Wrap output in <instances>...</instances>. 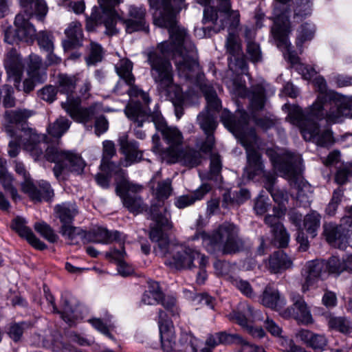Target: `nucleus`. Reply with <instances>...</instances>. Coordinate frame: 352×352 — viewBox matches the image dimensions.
<instances>
[{
	"mask_svg": "<svg viewBox=\"0 0 352 352\" xmlns=\"http://www.w3.org/2000/svg\"><path fill=\"white\" fill-rule=\"evenodd\" d=\"M148 1L151 7H156L153 13L154 24L168 28L170 34V42H163L146 53L151 76L157 90L175 105H180L184 96L180 87L173 83V67L168 57L173 54L179 76L192 80L199 72L197 50L186 30L177 25L170 0H162L159 6L157 0Z\"/></svg>",
	"mask_w": 352,
	"mask_h": 352,
	"instance_id": "obj_1",
	"label": "nucleus"
},
{
	"mask_svg": "<svg viewBox=\"0 0 352 352\" xmlns=\"http://www.w3.org/2000/svg\"><path fill=\"white\" fill-rule=\"evenodd\" d=\"M164 228H151L149 237L157 243L154 252L157 256L166 257L165 264L177 270L191 269L197 263L201 267L208 264V259L196 249L186 244L170 243L164 232Z\"/></svg>",
	"mask_w": 352,
	"mask_h": 352,
	"instance_id": "obj_2",
	"label": "nucleus"
},
{
	"mask_svg": "<svg viewBox=\"0 0 352 352\" xmlns=\"http://www.w3.org/2000/svg\"><path fill=\"white\" fill-rule=\"evenodd\" d=\"M188 241H201L203 247L211 254L220 252L223 254H234L244 250L245 243L239 236V230L233 223L225 222L212 235L197 230Z\"/></svg>",
	"mask_w": 352,
	"mask_h": 352,
	"instance_id": "obj_3",
	"label": "nucleus"
},
{
	"mask_svg": "<svg viewBox=\"0 0 352 352\" xmlns=\"http://www.w3.org/2000/svg\"><path fill=\"white\" fill-rule=\"evenodd\" d=\"M102 10V15L93 14L92 19L98 22H102L105 27V34L113 36L118 32L116 28L118 21H120L125 25L127 33L135 31L146 30L145 14L146 10L143 8L131 7L129 10V19L123 20L120 18L115 7L119 5L121 0H98Z\"/></svg>",
	"mask_w": 352,
	"mask_h": 352,
	"instance_id": "obj_4",
	"label": "nucleus"
},
{
	"mask_svg": "<svg viewBox=\"0 0 352 352\" xmlns=\"http://www.w3.org/2000/svg\"><path fill=\"white\" fill-rule=\"evenodd\" d=\"M26 148L30 151L35 160L43 156V151L45 148L44 157L55 164L53 172L57 179H60L63 175L69 172L82 173L85 166L84 160L79 155L63 150L57 146L45 147V143H38L28 145Z\"/></svg>",
	"mask_w": 352,
	"mask_h": 352,
	"instance_id": "obj_5",
	"label": "nucleus"
},
{
	"mask_svg": "<svg viewBox=\"0 0 352 352\" xmlns=\"http://www.w3.org/2000/svg\"><path fill=\"white\" fill-rule=\"evenodd\" d=\"M266 154L270 158L274 168L291 181V186L297 190V199L300 202H305V205L309 204L307 192L310 191V186L300 180V177L302 160L301 156L286 153L280 161V156L273 149H267Z\"/></svg>",
	"mask_w": 352,
	"mask_h": 352,
	"instance_id": "obj_6",
	"label": "nucleus"
},
{
	"mask_svg": "<svg viewBox=\"0 0 352 352\" xmlns=\"http://www.w3.org/2000/svg\"><path fill=\"white\" fill-rule=\"evenodd\" d=\"M200 88L205 96L206 107L197 118L198 124L206 135V139L199 146L200 150L205 153L212 151L214 145L213 133L217 126L216 116L221 107V103L214 88L208 84L201 83Z\"/></svg>",
	"mask_w": 352,
	"mask_h": 352,
	"instance_id": "obj_7",
	"label": "nucleus"
},
{
	"mask_svg": "<svg viewBox=\"0 0 352 352\" xmlns=\"http://www.w3.org/2000/svg\"><path fill=\"white\" fill-rule=\"evenodd\" d=\"M283 109L288 111V119L297 125L306 141H313L321 146H328L333 143L331 131L328 129H320L317 123L309 118H305L302 109L297 106L290 107L285 104Z\"/></svg>",
	"mask_w": 352,
	"mask_h": 352,
	"instance_id": "obj_8",
	"label": "nucleus"
},
{
	"mask_svg": "<svg viewBox=\"0 0 352 352\" xmlns=\"http://www.w3.org/2000/svg\"><path fill=\"white\" fill-rule=\"evenodd\" d=\"M240 15L237 10L231 9L229 0H218L217 10L212 7H206L204 10V23L212 22V30L217 33L226 28L229 32L235 30L239 25Z\"/></svg>",
	"mask_w": 352,
	"mask_h": 352,
	"instance_id": "obj_9",
	"label": "nucleus"
},
{
	"mask_svg": "<svg viewBox=\"0 0 352 352\" xmlns=\"http://www.w3.org/2000/svg\"><path fill=\"white\" fill-rule=\"evenodd\" d=\"M151 117L156 129L162 133L163 139L168 145L165 150H162L158 144L160 141L159 136L153 135L152 137L154 144L153 150L154 152L160 153L163 159L166 161L169 158L170 151H175L177 152L179 149L183 142L182 133L175 127L167 126L160 112L154 111Z\"/></svg>",
	"mask_w": 352,
	"mask_h": 352,
	"instance_id": "obj_10",
	"label": "nucleus"
},
{
	"mask_svg": "<svg viewBox=\"0 0 352 352\" xmlns=\"http://www.w3.org/2000/svg\"><path fill=\"white\" fill-rule=\"evenodd\" d=\"M324 107L323 102L311 109V116L318 118H325L329 123H337L342 121L343 118L352 116V97L337 95L328 102Z\"/></svg>",
	"mask_w": 352,
	"mask_h": 352,
	"instance_id": "obj_11",
	"label": "nucleus"
},
{
	"mask_svg": "<svg viewBox=\"0 0 352 352\" xmlns=\"http://www.w3.org/2000/svg\"><path fill=\"white\" fill-rule=\"evenodd\" d=\"M151 188L157 201V203H153L151 206V219L155 222V226L153 228L170 229V214L164 206V200L168 199L172 192L171 181L166 179L159 182L156 186L153 185Z\"/></svg>",
	"mask_w": 352,
	"mask_h": 352,
	"instance_id": "obj_12",
	"label": "nucleus"
},
{
	"mask_svg": "<svg viewBox=\"0 0 352 352\" xmlns=\"http://www.w3.org/2000/svg\"><path fill=\"white\" fill-rule=\"evenodd\" d=\"M241 144L245 147L247 155V165L245 172L249 179H252L256 175H263L265 178L266 173L264 172L261 154L254 149L257 144V136L254 129H251L248 135L241 136Z\"/></svg>",
	"mask_w": 352,
	"mask_h": 352,
	"instance_id": "obj_13",
	"label": "nucleus"
},
{
	"mask_svg": "<svg viewBox=\"0 0 352 352\" xmlns=\"http://www.w3.org/2000/svg\"><path fill=\"white\" fill-rule=\"evenodd\" d=\"M278 10H276L277 16L275 20V24L272 28V34L276 42V45L283 52L284 56L292 65L298 64V57L296 54L292 50L291 43L288 41V34L290 32L289 22L287 16L281 18L278 14Z\"/></svg>",
	"mask_w": 352,
	"mask_h": 352,
	"instance_id": "obj_14",
	"label": "nucleus"
},
{
	"mask_svg": "<svg viewBox=\"0 0 352 352\" xmlns=\"http://www.w3.org/2000/svg\"><path fill=\"white\" fill-rule=\"evenodd\" d=\"M349 213V215L344 217L339 226L333 223L324 225V234L332 246L344 248L352 237V207Z\"/></svg>",
	"mask_w": 352,
	"mask_h": 352,
	"instance_id": "obj_15",
	"label": "nucleus"
},
{
	"mask_svg": "<svg viewBox=\"0 0 352 352\" xmlns=\"http://www.w3.org/2000/svg\"><path fill=\"white\" fill-rule=\"evenodd\" d=\"M61 106L74 120L84 124L103 111L102 104L98 102L89 107H81L78 98H68L66 101L61 103Z\"/></svg>",
	"mask_w": 352,
	"mask_h": 352,
	"instance_id": "obj_16",
	"label": "nucleus"
},
{
	"mask_svg": "<svg viewBox=\"0 0 352 352\" xmlns=\"http://www.w3.org/2000/svg\"><path fill=\"white\" fill-rule=\"evenodd\" d=\"M230 320L235 321L243 328H246L247 331L253 337L262 338L265 336V331L262 328L253 327L248 325V322L256 320H261L262 317L257 311H254V309L247 302H241L237 308V311H234L228 315Z\"/></svg>",
	"mask_w": 352,
	"mask_h": 352,
	"instance_id": "obj_17",
	"label": "nucleus"
},
{
	"mask_svg": "<svg viewBox=\"0 0 352 352\" xmlns=\"http://www.w3.org/2000/svg\"><path fill=\"white\" fill-rule=\"evenodd\" d=\"M14 25L16 29L8 28L5 30V42L14 44L18 41L30 42L34 40L36 36V30L23 14L20 13L16 16Z\"/></svg>",
	"mask_w": 352,
	"mask_h": 352,
	"instance_id": "obj_18",
	"label": "nucleus"
},
{
	"mask_svg": "<svg viewBox=\"0 0 352 352\" xmlns=\"http://www.w3.org/2000/svg\"><path fill=\"white\" fill-rule=\"evenodd\" d=\"M221 122L224 126L228 128L235 136L241 141V136L248 135L250 131L247 125L249 120L248 113L241 110L236 112L235 116L227 109H224L221 116Z\"/></svg>",
	"mask_w": 352,
	"mask_h": 352,
	"instance_id": "obj_19",
	"label": "nucleus"
},
{
	"mask_svg": "<svg viewBox=\"0 0 352 352\" xmlns=\"http://www.w3.org/2000/svg\"><path fill=\"white\" fill-rule=\"evenodd\" d=\"M158 325L162 349L165 352L178 351L179 344L176 341L174 326L162 310L158 313Z\"/></svg>",
	"mask_w": 352,
	"mask_h": 352,
	"instance_id": "obj_20",
	"label": "nucleus"
},
{
	"mask_svg": "<svg viewBox=\"0 0 352 352\" xmlns=\"http://www.w3.org/2000/svg\"><path fill=\"white\" fill-rule=\"evenodd\" d=\"M293 305L281 314L284 318H294L297 321L309 324L314 322L311 311L302 296L294 294L291 296Z\"/></svg>",
	"mask_w": 352,
	"mask_h": 352,
	"instance_id": "obj_21",
	"label": "nucleus"
},
{
	"mask_svg": "<svg viewBox=\"0 0 352 352\" xmlns=\"http://www.w3.org/2000/svg\"><path fill=\"white\" fill-rule=\"evenodd\" d=\"M126 116L137 125L134 129L135 135L137 138L143 140L146 137L144 131L141 129L143 122L151 119L152 122V113L148 114L146 109L142 107L140 102H130L125 109Z\"/></svg>",
	"mask_w": 352,
	"mask_h": 352,
	"instance_id": "obj_22",
	"label": "nucleus"
},
{
	"mask_svg": "<svg viewBox=\"0 0 352 352\" xmlns=\"http://www.w3.org/2000/svg\"><path fill=\"white\" fill-rule=\"evenodd\" d=\"M325 268L323 261L315 260L306 263L301 271V275L304 279L302 284V292L305 293L311 287L319 280Z\"/></svg>",
	"mask_w": 352,
	"mask_h": 352,
	"instance_id": "obj_23",
	"label": "nucleus"
},
{
	"mask_svg": "<svg viewBox=\"0 0 352 352\" xmlns=\"http://www.w3.org/2000/svg\"><path fill=\"white\" fill-rule=\"evenodd\" d=\"M284 214L282 208H274V214H268L265 217V222L272 228V232L274 236V242L277 243L278 246L285 247L289 241V234L279 222V217Z\"/></svg>",
	"mask_w": 352,
	"mask_h": 352,
	"instance_id": "obj_24",
	"label": "nucleus"
},
{
	"mask_svg": "<svg viewBox=\"0 0 352 352\" xmlns=\"http://www.w3.org/2000/svg\"><path fill=\"white\" fill-rule=\"evenodd\" d=\"M170 153V155L166 160L170 164L180 162L186 166L192 168L199 165L201 162V154L194 149L186 148L182 151L179 149L177 152L173 151Z\"/></svg>",
	"mask_w": 352,
	"mask_h": 352,
	"instance_id": "obj_25",
	"label": "nucleus"
},
{
	"mask_svg": "<svg viewBox=\"0 0 352 352\" xmlns=\"http://www.w3.org/2000/svg\"><path fill=\"white\" fill-rule=\"evenodd\" d=\"M5 65L9 78L13 79L14 87L20 90L19 85L23 69L21 58L16 52H11L7 56Z\"/></svg>",
	"mask_w": 352,
	"mask_h": 352,
	"instance_id": "obj_26",
	"label": "nucleus"
},
{
	"mask_svg": "<svg viewBox=\"0 0 352 352\" xmlns=\"http://www.w3.org/2000/svg\"><path fill=\"white\" fill-rule=\"evenodd\" d=\"M26 223L24 218L17 217L13 219L11 226L20 236L25 238L34 248L38 250H44L46 245L36 237L32 230L26 226Z\"/></svg>",
	"mask_w": 352,
	"mask_h": 352,
	"instance_id": "obj_27",
	"label": "nucleus"
},
{
	"mask_svg": "<svg viewBox=\"0 0 352 352\" xmlns=\"http://www.w3.org/2000/svg\"><path fill=\"white\" fill-rule=\"evenodd\" d=\"M296 337L316 352L324 351L327 345V340L324 335L314 333L307 329L300 330Z\"/></svg>",
	"mask_w": 352,
	"mask_h": 352,
	"instance_id": "obj_28",
	"label": "nucleus"
},
{
	"mask_svg": "<svg viewBox=\"0 0 352 352\" xmlns=\"http://www.w3.org/2000/svg\"><path fill=\"white\" fill-rule=\"evenodd\" d=\"M119 143L121 150L125 155V166L131 165L132 163L139 162L142 157V153L138 149L137 142L127 139V136L122 135L119 138Z\"/></svg>",
	"mask_w": 352,
	"mask_h": 352,
	"instance_id": "obj_29",
	"label": "nucleus"
},
{
	"mask_svg": "<svg viewBox=\"0 0 352 352\" xmlns=\"http://www.w3.org/2000/svg\"><path fill=\"white\" fill-rule=\"evenodd\" d=\"M33 115V111L25 109L6 111L4 116L6 122L5 125V130L7 134L10 137H14L15 135V130L12 126H11V124L25 122L27 119Z\"/></svg>",
	"mask_w": 352,
	"mask_h": 352,
	"instance_id": "obj_30",
	"label": "nucleus"
},
{
	"mask_svg": "<svg viewBox=\"0 0 352 352\" xmlns=\"http://www.w3.org/2000/svg\"><path fill=\"white\" fill-rule=\"evenodd\" d=\"M118 231H109L106 228L98 227L87 232V243L93 242L102 244H109L120 238Z\"/></svg>",
	"mask_w": 352,
	"mask_h": 352,
	"instance_id": "obj_31",
	"label": "nucleus"
},
{
	"mask_svg": "<svg viewBox=\"0 0 352 352\" xmlns=\"http://www.w3.org/2000/svg\"><path fill=\"white\" fill-rule=\"evenodd\" d=\"M67 39L63 41V46L65 50L80 45L82 39L81 24L78 21H72L65 30Z\"/></svg>",
	"mask_w": 352,
	"mask_h": 352,
	"instance_id": "obj_32",
	"label": "nucleus"
},
{
	"mask_svg": "<svg viewBox=\"0 0 352 352\" xmlns=\"http://www.w3.org/2000/svg\"><path fill=\"white\" fill-rule=\"evenodd\" d=\"M19 2L28 16H36L42 20L47 13L48 8L44 0H19Z\"/></svg>",
	"mask_w": 352,
	"mask_h": 352,
	"instance_id": "obj_33",
	"label": "nucleus"
},
{
	"mask_svg": "<svg viewBox=\"0 0 352 352\" xmlns=\"http://www.w3.org/2000/svg\"><path fill=\"white\" fill-rule=\"evenodd\" d=\"M80 80V75H68L67 74H59L56 77V85L60 93L66 94L67 99L74 98L72 96L76 82Z\"/></svg>",
	"mask_w": 352,
	"mask_h": 352,
	"instance_id": "obj_34",
	"label": "nucleus"
},
{
	"mask_svg": "<svg viewBox=\"0 0 352 352\" xmlns=\"http://www.w3.org/2000/svg\"><path fill=\"white\" fill-rule=\"evenodd\" d=\"M210 190V185L204 184L192 194L182 195L177 198L175 204L179 208H184L191 206L195 201L203 199Z\"/></svg>",
	"mask_w": 352,
	"mask_h": 352,
	"instance_id": "obj_35",
	"label": "nucleus"
},
{
	"mask_svg": "<svg viewBox=\"0 0 352 352\" xmlns=\"http://www.w3.org/2000/svg\"><path fill=\"white\" fill-rule=\"evenodd\" d=\"M60 232L71 245L78 244L80 241L87 243V232L79 227L65 225L61 226Z\"/></svg>",
	"mask_w": 352,
	"mask_h": 352,
	"instance_id": "obj_36",
	"label": "nucleus"
},
{
	"mask_svg": "<svg viewBox=\"0 0 352 352\" xmlns=\"http://www.w3.org/2000/svg\"><path fill=\"white\" fill-rule=\"evenodd\" d=\"M56 217L60 219L62 226L71 225L75 216L78 214V208L75 204L65 202L57 205L54 208Z\"/></svg>",
	"mask_w": 352,
	"mask_h": 352,
	"instance_id": "obj_37",
	"label": "nucleus"
},
{
	"mask_svg": "<svg viewBox=\"0 0 352 352\" xmlns=\"http://www.w3.org/2000/svg\"><path fill=\"white\" fill-rule=\"evenodd\" d=\"M44 292L45 293L47 300L52 306L53 312L60 314L63 320L69 325L74 324L77 317L74 314V309L73 308L72 305H70L69 302L67 300H64L63 311H59L55 305L54 296L51 294L47 293L45 289H44Z\"/></svg>",
	"mask_w": 352,
	"mask_h": 352,
	"instance_id": "obj_38",
	"label": "nucleus"
},
{
	"mask_svg": "<svg viewBox=\"0 0 352 352\" xmlns=\"http://www.w3.org/2000/svg\"><path fill=\"white\" fill-rule=\"evenodd\" d=\"M41 66V58L38 56L36 54L30 55L28 63V74L29 77L34 78L38 82H43L47 78L46 73Z\"/></svg>",
	"mask_w": 352,
	"mask_h": 352,
	"instance_id": "obj_39",
	"label": "nucleus"
},
{
	"mask_svg": "<svg viewBox=\"0 0 352 352\" xmlns=\"http://www.w3.org/2000/svg\"><path fill=\"white\" fill-rule=\"evenodd\" d=\"M314 83L318 87L320 94L316 102L312 104L311 108H315L322 102L324 107H327L329 105L328 102L333 100L338 94L331 90H327L326 81L322 77L316 78L314 80Z\"/></svg>",
	"mask_w": 352,
	"mask_h": 352,
	"instance_id": "obj_40",
	"label": "nucleus"
},
{
	"mask_svg": "<svg viewBox=\"0 0 352 352\" xmlns=\"http://www.w3.org/2000/svg\"><path fill=\"white\" fill-rule=\"evenodd\" d=\"M292 265L291 259L282 250L274 252L269 259V267L273 273H278L281 270H286Z\"/></svg>",
	"mask_w": 352,
	"mask_h": 352,
	"instance_id": "obj_41",
	"label": "nucleus"
},
{
	"mask_svg": "<svg viewBox=\"0 0 352 352\" xmlns=\"http://www.w3.org/2000/svg\"><path fill=\"white\" fill-rule=\"evenodd\" d=\"M122 204L130 212L139 214L146 210V205L138 195L120 193Z\"/></svg>",
	"mask_w": 352,
	"mask_h": 352,
	"instance_id": "obj_42",
	"label": "nucleus"
},
{
	"mask_svg": "<svg viewBox=\"0 0 352 352\" xmlns=\"http://www.w3.org/2000/svg\"><path fill=\"white\" fill-rule=\"evenodd\" d=\"M276 179V177L272 174L265 175V188L270 192L275 202L279 206H285V203L288 200V195L283 190L274 188Z\"/></svg>",
	"mask_w": 352,
	"mask_h": 352,
	"instance_id": "obj_43",
	"label": "nucleus"
},
{
	"mask_svg": "<svg viewBox=\"0 0 352 352\" xmlns=\"http://www.w3.org/2000/svg\"><path fill=\"white\" fill-rule=\"evenodd\" d=\"M116 73L120 78L129 86L135 82V77L132 74L133 63L129 59H121L115 65Z\"/></svg>",
	"mask_w": 352,
	"mask_h": 352,
	"instance_id": "obj_44",
	"label": "nucleus"
},
{
	"mask_svg": "<svg viewBox=\"0 0 352 352\" xmlns=\"http://www.w3.org/2000/svg\"><path fill=\"white\" fill-rule=\"evenodd\" d=\"M103 157L100 164V168L102 171L107 173L112 171L113 164L109 161L116 153L115 144L112 141L105 140L102 143Z\"/></svg>",
	"mask_w": 352,
	"mask_h": 352,
	"instance_id": "obj_45",
	"label": "nucleus"
},
{
	"mask_svg": "<svg viewBox=\"0 0 352 352\" xmlns=\"http://www.w3.org/2000/svg\"><path fill=\"white\" fill-rule=\"evenodd\" d=\"M262 305L271 309H277L280 306V295L277 290L267 287L261 296Z\"/></svg>",
	"mask_w": 352,
	"mask_h": 352,
	"instance_id": "obj_46",
	"label": "nucleus"
},
{
	"mask_svg": "<svg viewBox=\"0 0 352 352\" xmlns=\"http://www.w3.org/2000/svg\"><path fill=\"white\" fill-rule=\"evenodd\" d=\"M70 122L64 117L58 118L54 123L49 125L48 133L56 139H59L69 128Z\"/></svg>",
	"mask_w": 352,
	"mask_h": 352,
	"instance_id": "obj_47",
	"label": "nucleus"
},
{
	"mask_svg": "<svg viewBox=\"0 0 352 352\" xmlns=\"http://www.w3.org/2000/svg\"><path fill=\"white\" fill-rule=\"evenodd\" d=\"M294 18L296 21H300L311 15L312 5L311 0H294Z\"/></svg>",
	"mask_w": 352,
	"mask_h": 352,
	"instance_id": "obj_48",
	"label": "nucleus"
},
{
	"mask_svg": "<svg viewBox=\"0 0 352 352\" xmlns=\"http://www.w3.org/2000/svg\"><path fill=\"white\" fill-rule=\"evenodd\" d=\"M320 215L316 211L307 214L304 218V226L307 232L314 237L320 226Z\"/></svg>",
	"mask_w": 352,
	"mask_h": 352,
	"instance_id": "obj_49",
	"label": "nucleus"
},
{
	"mask_svg": "<svg viewBox=\"0 0 352 352\" xmlns=\"http://www.w3.org/2000/svg\"><path fill=\"white\" fill-rule=\"evenodd\" d=\"M265 102V90L261 86L253 88L250 99V107L253 111L261 110Z\"/></svg>",
	"mask_w": 352,
	"mask_h": 352,
	"instance_id": "obj_50",
	"label": "nucleus"
},
{
	"mask_svg": "<svg viewBox=\"0 0 352 352\" xmlns=\"http://www.w3.org/2000/svg\"><path fill=\"white\" fill-rule=\"evenodd\" d=\"M314 34V25L310 23H305L302 24L298 30L296 45L301 47L305 41L312 39Z\"/></svg>",
	"mask_w": 352,
	"mask_h": 352,
	"instance_id": "obj_51",
	"label": "nucleus"
},
{
	"mask_svg": "<svg viewBox=\"0 0 352 352\" xmlns=\"http://www.w3.org/2000/svg\"><path fill=\"white\" fill-rule=\"evenodd\" d=\"M30 327L31 324L28 322L12 323L9 327L8 334L12 340L18 342L21 340L23 332L30 328Z\"/></svg>",
	"mask_w": 352,
	"mask_h": 352,
	"instance_id": "obj_52",
	"label": "nucleus"
},
{
	"mask_svg": "<svg viewBox=\"0 0 352 352\" xmlns=\"http://www.w3.org/2000/svg\"><path fill=\"white\" fill-rule=\"evenodd\" d=\"M103 56V50L100 45L91 41L89 46V54L86 58V63L88 65H95L100 62Z\"/></svg>",
	"mask_w": 352,
	"mask_h": 352,
	"instance_id": "obj_53",
	"label": "nucleus"
},
{
	"mask_svg": "<svg viewBox=\"0 0 352 352\" xmlns=\"http://www.w3.org/2000/svg\"><path fill=\"white\" fill-rule=\"evenodd\" d=\"M215 272L218 276H228L230 279L232 274L234 273L236 269V265L232 264L226 261H217L214 263Z\"/></svg>",
	"mask_w": 352,
	"mask_h": 352,
	"instance_id": "obj_54",
	"label": "nucleus"
},
{
	"mask_svg": "<svg viewBox=\"0 0 352 352\" xmlns=\"http://www.w3.org/2000/svg\"><path fill=\"white\" fill-rule=\"evenodd\" d=\"M328 325L329 328L343 333H348L351 330L349 321L341 317L329 316Z\"/></svg>",
	"mask_w": 352,
	"mask_h": 352,
	"instance_id": "obj_55",
	"label": "nucleus"
},
{
	"mask_svg": "<svg viewBox=\"0 0 352 352\" xmlns=\"http://www.w3.org/2000/svg\"><path fill=\"white\" fill-rule=\"evenodd\" d=\"M142 190L141 185L134 184L128 180H123L116 187V192L120 196V193L137 195Z\"/></svg>",
	"mask_w": 352,
	"mask_h": 352,
	"instance_id": "obj_56",
	"label": "nucleus"
},
{
	"mask_svg": "<svg viewBox=\"0 0 352 352\" xmlns=\"http://www.w3.org/2000/svg\"><path fill=\"white\" fill-rule=\"evenodd\" d=\"M230 281L234 286H235L243 294L247 297H254V292L248 281L243 280L239 277H230Z\"/></svg>",
	"mask_w": 352,
	"mask_h": 352,
	"instance_id": "obj_57",
	"label": "nucleus"
},
{
	"mask_svg": "<svg viewBox=\"0 0 352 352\" xmlns=\"http://www.w3.org/2000/svg\"><path fill=\"white\" fill-rule=\"evenodd\" d=\"M23 192L28 194L31 199L35 201H41V195L38 189L33 184L30 177L24 179L21 184Z\"/></svg>",
	"mask_w": 352,
	"mask_h": 352,
	"instance_id": "obj_58",
	"label": "nucleus"
},
{
	"mask_svg": "<svg viewBox=\"0 0 352 352\" xmlns=\"http://www.w3.org/2000/svg\"><path fill=\"white\" fill-rule=\"evenodd\" d=\"M330 273L339 274L346 270L345 259H340L337 256L331 257L327 264H325Z\"/></svg>",
	"mask_w": 352,
	"mask_h": 352,
	"instance_id": "obj_59",
	"label": "nucleus"
},
{
	"mask_svg": "<svg viewBox=\"0 0 352 352\" xmlns=\"http://www.w3.org/2000/svg\"><path fill=\"white\" fill-rule=\"evenodd\" d=\"M37 41L39 47L45 52L53 51L54 37L51 33L41 32L37 36Z\"/></svg>",
	"mask_w": 352,
	"mask_h": 352,
	"instance_id": "obj_60",
	"label": "nucleus"
},
{
	"mask_svg": "<svg viewBox=\"0 0 352 352\" xmlns=\"http://www.w3.org/2000/svg\"><path fill=\"white\" fill-rule=\"evenodd\" d=\"M239 55L232 56L228 58V67L235 73H245L247 64L243 57Z\"/></svg>",
	"mask_w": 352,
	"mask_h": 352,
	"instance_id": "obj_61",
	"label": "nucleus"
},
{
	"mask_svg": "<svg viewBox=\"0 0 352 352\" xmlns=\"http://www.w3.org/2000/svg\"><path fill=\"white\" fill-rule=\"evenodd\" d=\"M34 229L51 243L56 241L58 236L50 226L44 222L36 223Z\"/></svg>",
	"mask_w": 352,
	"mask_h": 352,
	"instance_id": "obj_62",
	"label": "nucleus"
},
{
	"mask_svg": "<svg viewBox=\"0 0 352 352\" xmlns=\"http://www.w3.org/2000/svg\"><path fill=\"white\" fill-rule=\"evenodd\" d=\"M342 190H341L340 188H338L334 190L332 198L326 208V212L329 215L332 216L335 214L338 208V206H339L342 201Z\"/></svg>",
	"mask_w": 352,
	"mask_h": 352,
	"instance_id": "obj_63",
	"label": "nucleus"
},
{
	"mask_svg": "<svg viewBox=\"0 0 352 352\" xmlns=\"http://www.w3.org/2000/svg\"><path fill=\"white\" fill-rule=\"evenodd\" d=\"M226 46L227 51L232 56L240 55L241 45L237 41L236 36L232 32H229Z\"/></svg>",
	"mask_w": 352,
	"mask_h": 352,
	"instance_id": "obj_64",
	"label": "nucleus"
}]
</instances>
